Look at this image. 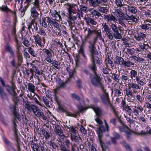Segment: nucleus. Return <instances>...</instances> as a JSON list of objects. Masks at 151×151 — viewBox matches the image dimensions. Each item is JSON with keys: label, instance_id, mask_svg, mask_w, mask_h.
<instances>
[{"label": "nucleus", "instance_id": "nucleus-48", "mask_svg": "<svg viewBox=\"0 0 151 151\" xmlns=\"http://www.w3.org/2000/svg\"><path fill=\"white\" fill-rule=\"evenodd\" d=\"M110 26L111 29L112 30L113 32H114L119 30L116 25L113 23H111Z\"/></svg>", "mask_w": 151, "mask_h": 151}, {"label": "nucleus", "instance_id": "nucleus-21", "mask_svg": "<svg viewBox=\"0 0 151 151\" xmlns=\"http://www.w3.org/2000/svg\"><path fill=\"white\" fill-rule=\"evenodd\" d=\"M1 10L4 12L8 13L9 12H10L14 14V15H16V12H13L11 9H9L7 7L6 4H5V5H3L1 7Z\"/></svg>", "mask_w": 151, "mask_h": 151}, {"label": "nucleus", "instance_id": "nucleus-50", "mask_svg": "<svg viewBox=\"0 0 151 151\" xmlns=\"http://www.w3.org/2000/svg\"><path fill=\"white\" fill-rule=\"evenodd\" d=\"M94 33H95L96 35V37H98V39L100 40H101L102 39V37L101 35V31L100 30H95Z\"/></svg>", "mask_w": 151, "mask_h": 151}, {"label": "nucleus", "instance_id": "nucleus-63", "mask_svg": "<svg viewBox=\"0 0 151 151\" xmlns=\"http://www.w3.org/2000/svg\"><path fill=\"white\" fill-rule=\"evenodd\" d=\"M64 142L65 143L66 147H67L69 149L70 147V144H72L68 139H65V140Z\"/></svg>", "mask_w": 151, "mask_h": 151}, {"label": "nucleus", "instance_id": "nucleus-27", "mask_svg": "<svg viewBox=\"0 0 151 151\" xmlns=\"http://www.w3.org/2000/svg\"><path fill=\"white\" fill-rule=\"evenodd\" d=\"M106 66L107 68H108V64L110 65L111 67V68L112 69H113L114 67V64L112 61L111 60L108 58L106 59Z\"/></svg>", "mask_w": 151, "mask_h": 151}, {"label": "nucleus", "instance_id": "nucleus-43", "mask_svg": "<svg viewBox=\"0 0 151 151\" xmlns=\"http://www.w3.org/2000/svg\"><path fill=\"white\" fill-rule=\"evenodd\" d=\"M111 77L116 82L118 83L119 82L120 78L119 76L118 75L114 73H112Z\"/></svg>", "mask_w": 151, "mask_h": 151}, {"label": "nucleus", "instance_id": "nucleus-29", "mask_svg": "<svg viewBox=\"0 0 151 151\" xmlns=\"http://www.w3.org/2000/svg\"><path fill=\"white\" fill-rule=\"evenodd\" d=\"M18 63L20 65L22 62L23 57L22 52H16Z\"/></svg>", "mask_w": 151, "mask_h": 151}, {"label": "nucleus", "instance_id": "nucleus-44", "mask_svg": "<svg viewBox=\"0 0 151 151\" xmlns=\"http://www.w3.org/2000/svg\"><path fill=\"white\" fill-rule=\"evenodd\" d=\"M42 100L47 107L49 108L51 107L52 106L51 104H50V101L48 100L46 97L43 96L42 97Z\"/></svg>", "mask_w": 151, "mask_h": 151}, {"label": "nucleus", "instance_id": "nucleus-16", "mask_svg": "<svg viewBox=\"0 0 151 151\" xmlns=\"http://www.w3.org/2000/svg\"><path fill=\"white\" fill-rule=\"evenodd\" d=\"M143 111L142 107L140 105L135 106L133 108V112L137 115H139V113L142 112Z\"/></svg>", "mask_w": 151, "mask_h": 151}, {"label": "nucleus", "instance_id": "nucleus-10", "mask_svg": "<svg viewBox=\"0 0 151 151\" xmlns=\"http://www.w3.org/2000/svg\"><path fill=\"white\" fill-rule=\"evenodd\" d=\"M32 111L37 116L42 118L44 121H47V119L46 116L44 115L43 112L38 109L37 106H35V109L34 110H32Z\"/></svg>", "mask_w": 151, "mask_h": 151}, {"label": "nucleus", "instance_id": "nucleus-60", "mask_svg": "<svg viewBox=\"0 0 151 151\" xmlns=\"http://www.w3.org/2000/svg\"><path fill=\"white\" fill-rule=\"evenodd\" d=\"M88 1L89 4L94 7H96V4L95 3V0H87Z\"/></svg>", "mask_w": 151, "mask_h": 151}, {"label": "nucleus", "instance_id": "nucleus-20", "mask_svg": "<svg viewBox=\"0 0 151 151\" xmlns=\"http://www.w3.org/2000/svg\"><path fill=\"white\" fill-rule=\"evenodd\" d=\"M99 11L103 13L107 14L109 13V7L104 4L103 6H100L98 8Z\"/></svg>", "mask_w": 151, "mask_h": 151}, {"label": "nucleus", "instance_id": "nucleus-6", "mask_svg": "<svg viewBox=\"0 0 151 151\" xmlns=\"http://www.w3.org/2000/svg\"><path fill=\"white\" fill-rule=\"evenodd\" d=\"M106 130L104 126L101 125L99 127L97 128L96 131L98 134L100 144L104 143L102 141V138L103 137V133L105 132Z\"/></svg>", "mask_w": 151, "mask_h": 151}, {"label": "nucleus", "instance_id": "nucleus-32", "mask_svg": "<svg viewBox=\"0 0 151 151\" xmlns=\"http://www.w3.org/2000/svg\"><path fill=\"white\" fill-rule=\"evenodd\" d=\"M28 52L33 57H36L37 54V52H35L34 49L31 47L28 48Z\"/></svg>", "mask_w": 151, "mask_h": 151}, {"label": "nucleus", "instance_id": "nucleus-26", "mask_svg": "<svg viewBox=\"0 0 151 151\" xmlns=\"http://www.w3.org/2000/svg\"><path fill=\"white\" fill-rule=\"evenodd\" d=\"M124 59L121 57L117 56L116 58V60L114 63L117 65H122Z\"/></svg>", "mask_w": 151, "mask_h": 151}, {"label": "nucleus", "instance_id": "nucleus-23", "mask_svg": "<svg viewBox=\"0 0 151 151\" xmlns=\"http://www.w3.org/2000/svg\"><path fill=\"white\" fill-rule=\"evenodd\" d=\"M88 67L89 69L93 72L94 74H97V67L95 63H92L91 64L88 65Z\"/></svg>", "mask_w": 151, "mask_h": 151}, {"label": "nucleus", "instance_id": "nucleus-8", "mask_svg": "<svg viewBox=\"0 0 151 151\" xmlns=\"http://www.w3.org/2000/svg\"><path fill=\"white\" fill-rule=\"evenodd\" d=\"M114 13L112 12L111 14H104V19L108 23H111L112 21L116 22L117 19L114 16Z\"/></svg>", "mask_w": 151, "mask_h": 151}, {"label": "nucleus", "instance_id": "nucleus-58", "mask_svg": "<svg viewBox=\"0 0 151 151\" xmlns=\"http://www.w3.org/2000/svg\"><path fill=\"white\" fill-rule=\"evenodd\" d=\"M83 12L81 10L78 9L77 10V14L76 15V16H78V18L81 19V17L82 18H83Z\"/></svg>", "mask_w": 151, "mask_h": 151}, {"label": "nucleus", "instance_id": "nucleus-11", "mask_svg": "<svg viewBox=\"0 0 151 151\" xmlns=\"http://www.w3.org/2000/svg\"><path fill=\"white\" fill-rule=\"evenodd\" d=\"M88 48L89 51L91 53V55H99V53L95 47V43H91L88 46Z\"/></svg>", "mask_w": 151, "mask_h": 151}, {"label": "nucleus", "instance_id": "nucleus-49", "mask_svg": "<svg viewBox=\"0 0 151 151\" xmlns=\"http://www.w3.org/2000/svg\"><path fill=\"white\" fill-rule=\"evenodd\" d=\"M106 34H107V36L109 39L110 40H112L113 39L114 33L111 30L107 32L106 33Z\"/></svg>", "mask_w": 151, "mask_h": 151}, {"label": "nucleus", "instance_id": "nucleus-41", "mask_svg": "<svg viewBox=\"0 0 151 151\" xmlns=\"http://www.w3.org/2000/svg\"><path fill=\"white\" fill-rule=\"evenodd\" d=\"M43 52L46 55V57H51L52 56V53L48 49L45 48L42 50Z\"/></svg>", "mask_w": 151, "mask_h": 151}, {"label": "nucleus", "instance_id": "nucleus-53", "mask_svg": "<svg viewBox=\"0 0 151 151\" xmlns=\"http://www.w3.org/2000/svg\"><path fill=\"white\" fill-rule=\"evenodd\" d=\"M46 18L47 19V22L49 25V27L50 28L52 27V25L54 22L49 17H46Z\"/></svg>", "mask_w": 151, "mask_h": 151}, {"label": "nucleus", "instance_id": "nucleus-54", "mask_svg": "<svg viewBox=\"0 0 151 151\" xmlns=\"http://www.w3.org/2000/svg\"><path fill=\"white\" fill-rule=\"evenodd\" d=\"M22 40H23L22 43L26 47H28L30 45L29 40L26 38L23 40V38H22Z\"/></svg>", "mask_w": 151, "mask_h": 151}, {"label": "nucleus", "instance_id": "nucleus-35", "mask_svg": "<svg viewBox=\"0 0 151 151\" xmlns=\"http://www.w3.org/2000/svg\"><path fill=\"white\" fill-rule=\"evenodd\" d=\"M125 93L128 97H132L133 96V93L132 92V90L130 87H128V89L126 88Z\"/></svg>", "mask_w": 151, "mask_h": 151}, {"label": "nucleus", "instance_id": "nucleus-1", "mask_svg": "<svg viewBox=\"0 0 151 151\" xmlns=\"http://www.w3.org/2000/svg\"><path fill=\"white\" fill-rule=\"evenodd\" d=\"M91 81L93 85L95 87H99L101 89L104 88L103 84L101 82L102 79L97 74H94L93 77H90Z\"/></svg>", "mask_w": 151, "mask_h": 151}, {"label": "nucleus", "instance_id": "nucleus-2", "mask_svg": "<svg viewBox=\"0 0 151 151\" xmlns=\"http://www.w3.org/2000/svg\"><path fill=\"white\" fill-rule=\"evenodd\" d=\"M103 93L100 95V98L102 103L106 106H111L112 104L111 103L109 94L106 92V90L104 88L101 89Z\"/></svg>", "mask_w": 151, "mask_h": 151}, {"label": "nucleus", "instance_id": "nucleus-56", "mask_svg": "<svg viewBox=\"0 0 151 151\" xmlns=\"http://www.w3.org/2000/svg\"><path fill=\"white\" fill-rule=\"evenodd\" d=\"M16 52H22L21 45L19 42L16 43Z\"/></svg>", "mask_w": 151, "mask_h": 151}, {"label": "nucleus", "instance_id": "nucleus-36", "mask_svg": "<svg viewBox=\"0 0 151 151\" xmlns=\"http://www.w3.org/2000/svg\"><path fill=\"white\" fill-rule=\"evenodd\" d=\"M129 87H130V88H132L133 89H140L141 88V86H139L138 84L133 83L129 84Z\"/></svg>", "mask_w": 151, "mask_h": 151}, {"label": "nucleus", "instance_id": "nucleus-51", "mask_svg": "<svg viewBox=\"0 0 151 151\" xmlns=\"http://www.w3.org/2000/svg\"><path fill=\"white\" fill-rule=\"evenodd\" d=\"M74 14H75L72 13H68V18L70 20H72L73 21H74L76 20L77 19V17L76 15H73Z\"/></svg>", "mask_w": 151, "mask_h": 151}, {"label": "nucleus", "instance_id": "nucleus-4", "mask_svg": "<svg viewBox=\"0 0 151 151\" xmlns=\"http://www.w3.org/2000/svg\"><path fill=\"white\" fill-rule=\"evenodd\" d=\"M64 6L67 9L68 13L75 14H76L78 9L77 5L74 4L67 3L64 5Z\"/></svg>", "mask_w": 151, "mask_h": 151}, {"label": "nucleus", "instance_id": "nucleus-19", "mask_svg": "<svg viewBox=\"0 0 151 151\" xmlns=\"http://www.w3.org/2000/svg\"><path fill=\"white\" fill-rule=\"evenodd\" d=\"M5 48L6 51L9 53L12 57L14 58L15 56V53L12 47L8 44H7L5 46Z\"/></svg>", "mask_w": 151, "mask_h": 151}, {"label": "nucleus", "instance_id": "nucleus-57", "mask_svg": "<svg viewBox=\"0 0 151 151\" xmlns=\"http://www.w3.org/2000/svg\"><path fill=\"white\" fill-rule=\"evenodd\" d=\"M80 9L82 12L83 11L85 13H87L88 11V9L87 7L83 5L80 6Z\"/></svg>", "mask_w": 151, "mask_h": 151}, {"label": "nucleus", "instance_id": "nucleus-3", "mask_svg": "<svg viewBox=\"0 0 151 151\" xmlns=\"http://www.w3.org/2000/svg\"><path fill=\"white\" fill-rule=\"evenodd\" d=\"M40 4L33 3V6L30 9L31 17L35 19L38 17L39 15V14L36 9H37L38 10H40Z\"/></svg>", "mask_w": 151, "mask_h": 151}, {"label": "nucleus", "instance_id": "nucleus-14", "mask_svg": "<svg viewBox=\"0 0 151 151\" xmlns=\"http://www.w3.org/2000/svg\"><path fill=\"white\" fill-rule=\"evenodd\" d=\"M84 19L87 24L88 25H96L97 24V22L94 19L88 16H85Z\"/></svg>", "mask_w": 151, "mask_h": 151}, {"label": "nucleus", "instance_id": "nucleus-39", "mask_svg": "<svg viewBox=\"0 0 151 151\" xmlns=\"http://www.w3.org/2000/svg\"><path fill=\"white\" fill-rule=\"evenodd\" d=\"M123 109L128 113L129 115H131V114L132 113V109L130 108V106H128V105L125 106Z\"/></svg>", "mask_w": 151, "mask_h": 151}, {"label": "nucleus", "instance_id": "nucleus-37", "mask_svg": "<svg viewBox=\"0 0 151 151\" xmlns=\"http://www.w3.org/2000/svg\"><path fill=\"white\" fill-rule=\"evenodd\" d=\"M102 26L103 31L105 32L106 33L111 30L110 27H109L106 23H105L104 25L103 24Z\"/></svg>", "mask_w": 151, "mask_h": 151}, {"label": "nucleus", "instance_id": "nucleus-33", "mask_svg": "<svg viewBox=\"0 0 151 151\" xmlns=\"http://www.w3.org/2000/svg\"><path fill=\"white\" fill-rule=\"evenodd\" d=\"M88 33L87 36L85 37V40H86L87 39L91 37L92 35L94 33L95 30H91L90 28L87 29Z\"/></svg>", "mask_w": 151, "mask_h": 151}, {"label": "nucleus", "instance_id": "nucleus-25", "mask_svg": "<svg viewBox=\"0 0 151 151\" xmlns=\"http://www.w3.org/2000/svg\"><path fill=\"white\" fill-rule=\"evenodd\" d=\"M134 63L130 60L125 61L124 60L122 65L125 68H129L131 65L134 66Z\"/></svg>", "mask_w": 151, "mask_h": 151}, {"label": "nucleus", "instance_id": "nucleus-59", "mask_svg": "<svg viewBox=\"0 0 151 151\" xmlns=\"http://www.w3.org/2000/svg\"><path fill=\"white\" fill-rule=\"evenodd\" d=\"M128 138H130V136L132 133H134V132L132 130L129 129L128 130L125 131V132Z\"/></svg>", "mask_w": 151, "mask_h": 151}, {"label": "nucleus", "instance_id": "nucleus-42", "mask_svg": "<svg viewBox=\"0 0 151 151\" xmlns=\"http://www.w3.org/2000/svg\"><path fill=\"white\" fill-rule=\"evenodd\" d=\"M28 89L31 92H34L35 91V86L32 83H28Z\"/></svg>", "mask_w": 151, "mask_h": 151}, {"label": "nucleus", "instance_id": "nucleus-45", "mask_svg": "<svg viewBox=\"0 0 151 151\" xmlns=\"http://www.w3.org/2000/svg\"><path fill=\"white\" fill-rule=\"evenodd\" d=\"M61 151H70L69 148H68L64 145L60 144L58 143Z\"/></svg>", "mask_w": 151, "mask_h": 151}, {"label": "nucleus", "instance_id": "nucleus-7", "mask_svg": "<svg viewBox=\"0 0 151 151\" xmlns=\"http://www.w3.org/2000/svg\"><path fill=\"white\" fill-rule=\"evenodd\" d=\"M16 119L14 120L13 122V130L14 133V139L17 143V146L18 149L19 148V143L20 141V139L19 138L18 136V129H17V125L16 124Z\"/></svg>", "mask_w": 151, "mask_h": 151}, {"label": "nucleus", "instance_id": "nucleus-38", "mask_svg": "<svg viewBox=\"0 0 151 151\" xmlns=\"http://www.w3.org/2000/svg\"><path fill=\"white\" fill-rule=\"evenodd\" d=\"M113 35V37L116 39H120L122 37L121 33L119 32V30L114 32Z\"/></svg>", "mask_w": 151, "mask_h": 151}, {"label": "nucleus", "instance_id": "nucleus-31", "mask_svg": "<svg viewBox=\"0 0 151 151\" xmlns=\"http://www.w3.org/2000/svg\"><path fill=\"white\" fill-rule=\"evenodd\" d=\"M71 138L72 141H74L75 142L77 143L78 144H79L80 140H82L81 137L74 135L71 136Z\"/></svg>", "mask_w": 151, "mask_h": 151}, {"label": "nucleus", "instance_id": "nucleus-64", "mask_svg": "<svg viewBox=\"0 0 151 151\" xmlns=\"http://www.w3.org/2000/svg\"><path fill=\"white\" fill-rule=\"evenodd\" d=\"M114 138L116 139H119L121 138V136L118 133L114 132L113 133Z\"/></svg>", "mask_w": 151, "mask_h": 151}, {"label": "nucleus", "instance_id": "nucleus-5", "mask_svg": "<svg viewBox=\"0 0 151 151\" xmlns=\"http://www.w3.org/2000/svg\"><path fill=\"white\" fill-rule=\"evenodd\" d=\"M1 88L3 89L6 88L9 93H13L14 95H15L16 94V93L15 92L13 89H12L11 87L8 84L5 83V81L3 78H1Z\"/></svg>", "mask_w": 151, "mask_h": 151}, {"label": "nucleus", "instance_id": "nucleus-30", "mask_svg": "<svg viewBox=\"0 0 151 151\" xmlns=\"http://www.w3.org/2000/svg\"><path fill=\"white\" fill-rule=\"evenodd\" d=\"M41 132L46 139H47L50 137V134L44 128H42Z\"/></svg>", "mask_w": 151, "mask_h": 151}, {"label": "nucleus", "instance_id": "nucleus-12", "mask_svg": "<svg viewBox=\"0 0 151 151\" xmlns=\"http://www.w3.org/2000/svg\"><path fill=\"white\" fill-rule=\"evenodd\" d=\"M37 24V23H35V20H32L28 25V29L30 32L31 29H32V32L35 31H37L38 29Z\"/></svg>", "mask_w": 151, "mask_h": 151}, {"label": "nucleus", "instance_id": "nucleus-40", "mask_svg": "<svg viewBox=\"0 0 151 151\" xmlns=\"http://www.w3.org/2000/svg\"><path fill=\"white\" fill-rule=\"evenodd\" d=\"M121 88H122V87L121 88L119 87V89L116 88H114V91L115 93L117 94L119 96H122L123 95V93L122 91V90L121 89Z\"/></svg>", "mask_w": 151, "mask_h": 151}, {"label": "nucleus", "instance_id": "nucleus-47", "mask_svg": "<svg viewBox=\"0 0 151 151\" xmlns=\"http://www.w3.org/2000/svg\"><path fill=\"white\" fill-rule=\"evenodd\" d=\"M31 145L32 148L34 151H40V150L38 149L39 147L38 146L33 142L32 141L31 142Z\"/></svg>", "mask_w": 151, "mask_h": 151}, {"label": "nucleus", "instance_id": "nucleus-13", "mask_svg": "<svg viewBox=\"0 0 151 151\" xmlns=\"http://www.w3.org/2000/svg\"><path fill=\"white\" fill-rule=\"evenodd\" d=\"M138 9L135 6L132 5H129L128 6L127 11L128 12V14H136L137 12Z\"/></svg>", "mask_w": 151, "mask_h": 151}, {"label": "nucleus", "instance_id": "nucleus-15", "mask_svg": "<svg viewBox=\"0 0 151 151\" xmlns=\"http://www.w3.org/2000/svg\"><path fill=\"white\" fill-rule=\"evenodd\" d=\"M55 132L63 140L65 139V137L63 134L62 131H61L60 127L58 125H55Z\"/></svg>", "mask_w": 151, "mask_h": 151}, {"label": "nucleus", "instance_id": "nucleus-46", "mask_svg": "<svg viewBox=\"0 0 151 151\" xmlns=\"http://www.w3.org/2000/svg\"><path fill=\"white\" fill-rule=\"evenodd\" d=\"M128 6L127 4H123L119 7V10L121 11H125L127 13V10Z\"/></svg>", "mask_w": 151, "mask_h": 151}, {"label": "nucleus", "instance_id": "nucleus-28", "mask_svg": "<svg viewBox=\"0 0 151 151\" xmlns=\"http://www.w3.org/2000/svg\"><path fill=\"white\" fill-rule=\"evenodd\" d=\"M120 78L123 82L129 80L128 75L127 73H121Z\"/></svg>", "mask_w": 151, "mask_h": 151}, {"label": "nucleus", "instance_id": "nucleus-17", "mask_svg": "<svg viewBox=\"0 0 151 151\" xmlns=\"http://www.w3.org/2000/svg\"><path fill=\"white\" fill-rule=\"evenodd\" d=\"M129 74V77L131 80L132 79L134 80L138 77V73L135 70H132L130 72Z\"/></svg>", "mask_w": 151, "mask_h": 151}, {"label": "nucleus", "instance_id": "nucleus-22", "mask_svg": "<svg viewBox=\"0 0 151 151\" xmlns=\"http://www.w3.org/2000/svg\"><path fill=\"white\" fill-rule=\"evenodd\" d=\"M34 39L35 40V44L36 45L40 47L44 46V45L41 42L42 39L40 37H37L36 36L34 35Z\"/></svg>", "mask_w": 151, "mask_h": 151}, {"label": "nucleus", "instance_id": "nucleus-18", "mask_svg": "<svg viewBox=\"0 0 151 151\" xmlns=\"http://www.w3.org/2000/svg\"><path fill=\"white\" fill-rule=\"evenodd\" d=\"M56 81L60 87L64 88L65 87L66 85L70 81V78H68L67 80L63 82L60 78H58L56 80Z\"/></svg>", "mask_w": 151, "mask_h": 151}, {"label": "nucleus", "instance_id": "nucleus-34", "mask_svg": "<svg viewBox=\"0 0 151 151\" xmlns=\"http://www.w3.org/2000/svg\"><path fill=\"white\" fill-rule=\"evenodd\" d=\"M1 97L4 100H7L8 97L4 91V89L1 88Z\"/></svg>", "mask_w": 151, "mask_h": 151}, {"label": "nucleus", "instance_id": "nucleus-61", "mask_svg": "<svg viewBox=\"0 0 151 151\" xmlns=\"http://www.w3.org/2000/svg\"><path fill=\"white\" fill-rule=\"evenodd\" d=\"M107 68L106 67H105L104 66L102 67V68L101 70V71L105 75H108L109 74V73L107 70Z\"/></svg>", "mask_w": 151, "mask_h": 151}, {"label": "nucleus", "instance_id": "nucleus-9", "mask_svg": "<svg viewBox=\"0 0 151 151\" xmlns=\"http://www.w3.org/2000/svg\"><path fill=\"white\" fill-rule=\"evenodd\" d=\"M22 101L23 103V105L25 108L29 111L31 112L32 110H34L35 109L36 106L33 104H29L27 98H23Z\"/></svg>", "mask_w": 151, "mask_h": 151}, {"label": "nucleus", "instance_id": "nucleus-24", "mask_svg": "<svg viewBox=\"0 0 151 151\" xmlns=\"http://www.w3.org/2000/svg\"><path fill=\"white\" fill-rule=\"evenodd\" d=\"M98 55H91L92 63H95L96 62L99 64H100V62L99 58L97 56Z\"/></svg>", "mask_w": 151, "mask_h": 151}, {"label": "nucleus", "instance_id": "nucleus-55", "mask_svg": "<svg viewBox=\"0 0 151 151\" xmlns=\"http://www.w3.org/2000/svg\"><path fill=\"white\" fill-rule=\"evenodd\" d=\"M93 109L96 115L98 116H100L101 114V111L99 108L95 107Z\"/></svg>", "mask_w": 151, "mask_h": 151}, {"label": "nucleus", "instance_id": "nucleus-52", "mask_svg": "<svg viewBox=\"0 0 151 151\" xmlns=\"http://www.w3.org/2000/svg\"><path fill=\"white\" fill-rule=\"evenodd\" d=\"M9 93L10 94H11V95L12 96L14 97V102L15 103V104H17V103H18L20 101V99L19 98V97L16 96L17 95V93H16V95H13V93Z\"/></svg>", "mask_w": 151, "mask_h": 151}, {"label": "nucleus", "instance_id": "nucleus-62", "mask_svg": "<svg viewBox=\"0 0 151 151\" xmlns=\"http://www.w3.org/2000/svg\"><path fill=\"white\" fill-rule=\"evenodd\" d=\"M136 80L137 83L141 86H143L145 84V82L140 80L139 77L137 78Z\"/></svg>", "mask_w": 151, "mask_h": 151}]
</instances>
